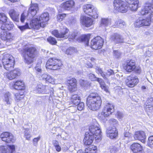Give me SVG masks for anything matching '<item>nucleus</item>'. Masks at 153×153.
I'll list each match as a JSON object with an SVG mask.
<instances>
[{"mask_svg": "<svg viewBox=\"0 0 153 153\" xmlns=\"http://www.w3.org/2000/svg\"><path fill=\"white\" fill-rule=\"evenodd\" d=\"M48 14L44 13L37 18H33L30 23L31 27L34 29L38 30L40 27H44L49 20Z\"/></svg>", "mask_w": 153, "mask_h": 153, "instance_id": "nucleus-1", "label": "nucleus"}, {"mask_svg": "<svg viewBox=\"0 0 153 153\" xmlns=\"http://www.w3.org/2000/svg\"><path fill=\"white\" fill-rule=\"evenodd\" d=\"M37 53V51L35 47H27L24 48L22 55L25 62L27 64L32 63Z\"/></svg>", "mask_w": 153, "mask_h": 153, "instance_id": "nucleus-2", "label": "nucleus"}, {"mask_svg": "<svg viewBox=\"0 0 153 153\" xmlns=\"http://www.w3.org/2000/svg\"><path fill=\"white\" fill-rule=\"evenodd\" d=\"M114 111V107L112 104L109 103L105 104L102 111L98 114L99 119L104 121L106 120V117Z\"/></svg>", "mask_w": 153, "mask_h": 153, "instance_id": "nucleus-3", "label": "nucleus"}, {"mask_svg": "<svg viewBox=\"0 0 153 153\" xmlns=\"http://www.w3.org/2000/svg\"><path fill=\"white\" fill-rule=\"evenodd\" d=\"M2 62L4 68L7 70H9L13 68L15 60L12 55L7 54L4 55Z\"/></svg>", "mask_w": 153, "mask_h": 153, "instance_id": "nucleus-4", "label": "nucleus"}, {"mask_svg": "<svg viewBox=\"0 0 153 153\" xmlns=\"http://www.w3.org/2000/svg\"><path fill=\"white\" fill-rule=\"evenodd\" d=\"M83 10L85 14L92 16L94 19L97 18L99 12L97 8L90 4L84 5L83 7Z\"/></svg>", "mask_w": 153, "mask_h": 153, "instance_id": "nucleus-5", "label": "nucleus"}, {"mask_svg": "<svg viewBox=\"0 0 153 153\" xmlns=\"http://www.w3.org/2000/svg\"><path fill=\"white\" fill-rule=\"evenodd\" d=\"M89 132H88L92 136L95 137L96 140H100L101 139V131L99 127V124L95 123L91 125L89 128Z\"/></svg>", "mask_w": 153, "mask_h": 153, "instance_id": "nucleus-6", "label": "nucleus"}, {"mask_svg": "<svg viewBox=\"0 0 153 153\" xmlns=\"http://www.w3.org/2000/svg\"><path fill=\"white\" fill-rule=\"evenodd\" d=\"M62 64L59 60L55 58H50L47 61L46 65V68L53 70L60 69Z\"/></svg>", "mask_w": 153, "mask_h": 153, "instance_id": "nucleus-7", "label": "nucleus"}, {"mask_svg": "<svg viewBox=\"0 0 153 153\" xmlns=\"http://www.w3.org/2000/svg\"><path fill=\"white\" fill-rule=\"evenodd\" d=\"M123 66L124 69L128 72H131L134 70L137 73L140 74L141 72V69L139 68H137L136 69L135 62L131 59L127 60L123 65Z\"/></svg>", "mask_w": 153, "mask_h": 153, "instance_id": "nucleus-8", "label": "nucleus"}, {"mask_svg": "<svg viewBox=\"0 0 153 153\" xmlns=\"http://www.w3.org/2000/svg\"><path fill=\"white\" fill-rule=\"evenodd\" d=\"M114 9L118 12L125 13L128 10L126 4L121 0H115L114 2Z\"/></svg>", "mask_w": 153, "mask_h": 153, "instance_id": "nucleus-9", "label": "nucleus"}, {"mask_svg": "<svg viewBox=\"0 0 153 153\" xmlns=\"http://www.w3.org/2000/svg\"><path fill=\"white\" fill-rule=\"evenodd\" d=\"M66 79V83L69 91L71 93L76 91L77 90V81L76 79L72 77H67Z\"/></svg>", "mask_w": 153, "mask_h": 153, "instance_id": "nucleus-10", "label": "nucleus"}, {"mask_svg": "<svg viewBox=\"0 0 153 153\" xmlns=\"http://www.w3.org/2000/svg\"><path fill=\"white\" fill-rule=\"evenodd\" d=\"M69 32V29L63 26L61 28L60 33L57 30H54L52 32V34L57 38H64L67 39Z\"/></svg>", "mask_w": 153, "mask_h": 153, "instance_id": "nucleus-11", "label": "nucleus"}, {"mask_svg": "<svg viewBox=\"0 0 153 153\" xmlns=\"http://www.w3.org/2000/svg\"><path fill=\"white\" fill-rule=\"evenodd\" d=\"M103 44V40L100 36H97L91 40L90 46L92 48L95 50L100 49Z\"/></svg>", "mask_w": 153, "mask_h": 153, "instance_id": "nucleus-12", "label": "nucleus"}, {"mask_svg": "<svg viewBox=\"0 0 153 153\" xmlns=\"http://www.w3.org/2000/svg\"><path fill=\"white\" fill-rule=\"evenodd\" d=\"M152 21V16L150 17L147 15L146 19H137L134 23V26L136 27H140L144 26H148L150 25L151 21Z\"/></svg>", "mask_w": 153, "mask_h": 153, "instance_id": "nucleus-13", "label": "nucleus"}, {"mask_svg": "<svg viewBox=\"0 0 153 153\" xmlns=\"http://www.w3.org/2000/svg\"><path fill=\"white\" fill-rule=\"evenodd\" d=\"M87 102L91 103L92 102L102 103L100 97L96 93L90 94L87 99Z\"/></svg>", "mask_w": 153, "mask_h": 153, "instance_id": "nucleus-14", "label": "nucleus"}, {"mask_svg": "<svg viewBox=\"0 0 153 153\" xmlns=\"http://www.w3.org/2000/svg\"><path fill=\"white\" fill-rule=\"evenodd\" d=\"M126 85L129 87H133L139 82V79L136 76L130 75L127 77L125 81Z\"/></svg>", "mask_w": 153, "mask_h": 153, "instance_id": "nucleus-15", "label": "nucleus"}, {"mask_svg": "<svg viewBox=\"0 0 153 153\" xmlns=\"http://www.w3.org/2000/svg\"><path fill=\"white\" fill-rule=\"evenodd\" d=\"M0 38L2 40L6 41V45H9V44L7 43L13 40V36L11 33L4 30H2L1 32Z\"/></svg>", "mask_w": 153, "mask_h": 153, "instance_id": "nucleus-16", "label": "nucleus"}, {"mask_svg": "<svg viewBox=\"0 0 153 153\" xmlns=\"http://www.w3.org/2000/svg\"><path fill=\"white\" fill-rule=\"evenodd\" d=\"M107 135L110 138H115L117 135L118 132L115 126L108 127L106 131Z\"/></svg>", "mask_w": 153, "mask_h": 153, "instance_id": "nucleus-17", "label": "nucleus"}, {"mask_svg": "<svg viewBox=\"0 0 153 153\" xmlns=\"http://www.w3.org/2000/svg\"><path fill=\"white\" fill-rule=\"evenodd\" d=\"M126 1L128 5V7L132 11H136L139 7L138 0H126Z\"/></svg>", "mask_w": 153, "mask_h": 153, "instance_id": "nucleus-18", "label": "nucleus"}, {"mask_svg": "<svg viewBox=\"0 0 153 153\" xmlns=\"http://www.w3.org/2000/svg\"><path fill=\"white\" fill-rule=\"evenodd\" d=\"M133 137L135 140H140L143 143H145L146 136L144 132L143 131H136Z\"/></svg>", "mask_w": 153, "mask_h": 153, "instance_id": "nucleus-19", "label": "nucleus"}, {"mask_svg": "<svg viewBox=\"0 0 153 153\" xmlns=\"http://www.w3.org/2000/svg\"><path fill=\"white\" fill-rule=\"evenodd\" d=\"M0 137L2 140L7 143L13 142L14 137L13 134L8 132H4L2 133L0 135Z\"/></svg>", "mask_w": 153, "mask_h": 153, "instance_id": "nucleus-20", "label": "nucleus"}, {"mask_svg": "<svg viewBox=\"0 0 153 153\" xmlns=\"http://www.w3.org/2000/svg\"><path fill=\"white\" fill-rule=\"evenodd\" d=\"M81 22L86 27H89L93 24V20L91 18L82 16L80 18Z\"/></svg>", "mask_w": 153, "mask_h": 153, "instance_id": "nucleus-21", "label": "nucleus"}, {"mask_svg": "<svg viewBox=\"0 0 153 153\" xmlns=\"http://www.w3.org/2000/svg\"><path fill=\"white\" fill-rule=\"evenodd\" d=\"M39 8L38 5L36 3L32 4L28 11V16H30L32 18H35L34 17L36 14Z\"/></svg>", "mask_w": 153, "mask_h": 153, "instance_id": "nucleus-22", "label": "nucleus"}, {"mask_svg": "<svg viewBox=\"0 0 153 153\" xmlns=\"http://www.w3.org/2000/svg\"><path fill=\"white\" fill-rule=\"evenodd\" d=\"M20 74L19 69L16 68L6 74V76L9 79L12 80L16 78L17 76H20Z\"/></svg>", "mask_w": 153, "mask_h": 153, "instance_id": "nucleus-23", "label": "nucleus"}, {"mask_svg": "<svg viewBox=\"0 0 153 153\" xmlns=\"http://www.w3.org/2000/svg\"><path fill=\"white\" fill-rule=\"evenodd\" d=\"M48 87L46 85H43L42 83L37 85L36 87V91L37 93L43 94H47Z\"/></svg>", "mask_w": 153, "mask_h": 153, "instance_id": "nucleus-24", "label": "nucleus"}, {"mask_svg": "<svg viewBox=\"0 0 153 153\" xmlns=\"http://www.w3.org/2000/svg\"><path fill=\"white\" fill-rule=\"evenodd\" d=\"M15 147L14 145H10L7 146H0V153H13L15 151Z\"/></svg>", "mask_w": 153, "mask_h": 153, "instance_id": "nucleus-25", "label": "nucleus"}, {"mask_svg": "<svg viewBox=\"0 0 153 153\" xmlns=\"http://www.w3.org/2000/svg\"><path fill=\"white\" fill-rule=\"evenodd\" d=\"M110 39L114 43H123L124 42L122 37L117 33H114L111 36Z\"/></svg>", "mask_w": 153, "mask_h": 153, "instance_id": "nucleus-26", "label": "nucleus"}, {"mask_svg": "<svg viewBox=\"0 0 153 153\" xmlns=\"http://www.w3.org/2000/svg\"><path fill=\"white\" fill-rule=\"evenodd\" d=\"M74 4V2L73 0H70L62 3L61 6L62 8L65 10H71Z\"/></svg>", "mask_w": 153, "mask_h": 153, "instance_id": "nucleus-27", "label": "nucleus"}, {"mask_svg": "<svg viewBox=\"0 0 153 153\" xmlns=\"http://www.w3.org/2000/svg\"><path fill=\"white\" fill-rule=\"evenodd\" d=\"M131 148L134 153H142L143 148L141 145L137 143H134L131 146Z\"/></svg>", "mask_w": 153, "mask_h": 153, "instance_id": "nucleus-28", "label": "nucleus"}, {"mask_svg": "<svg viewBox=\"0 0 153 153\" xmlns=\"http://www.w3.org/2000/svg\"><path fill=\"white\" fill-rule=\"evenodd\" d=\"M95 138L93 136H92L87 132L85 133V137L83 139V142L85 145H89L91 144Z\"/></svg>", "mask_w": 153, "mask_h": 153, "instance_id": "nucleus-29", "label": "nucleus"}, {"mask_svg": "<svg viewBox=\"0 0 153 153\" xmlns=\"http://www.w3.org/2000/svg\"><path fill=\"white\" fill-rule=\"evenodd\" d=\"M13 87L15 89L18 90H24L25 88V85L24 82L21 80H18L15 82L12 85Z\"/></svg>", "mask_w": 153, "mask_h": 153, "instance_id": "nucleus-30", "label": "nucleus"}, {"mask_svg": "<svg viewBox=\"0 0 153 153\" xmlns=\"http://www.w3.org/2000/svg\"><path fill=\"white\" fill-rule=\"evenodd\" d=\"M9 14L13 21L17 22L19 21V14L18 12L14 9H11L9 11Z\"/></svg>", "mask_w": 153, "mask_h": 153, "instance_id": "nucleus-31", "label": "nucleus"}, {"mask_svg": "<svg viewBox=\"0 0 153 153\" xmlns=\"http://www.w3.org/2000/svg\"><path fill=\"white\" fill-rule=\"evenodd\" d=\"M43 80L46 82L53 83H54V79L47 73H44L41 76Z\"/></svg>", "mask_w": 153, "mask_h": 153, "instance_id": "nucleus-32", "label": "nucleus"}, {"mask_svg": "<svg viewBox=\"0 0 153 153\" xmlns=\"http://www.w3.org/2000/svg\"><path fill=\"white\" fill-rule=\"evenodd\" d=\"M101 103L92 102L91 103L87 102V104L89 109L93 111L98 110L101 106Z\"/></svg>", "mask_w": 153, "mask_h": 153, "instance_id": "nucleus-33", "label": "nucleus"}, {"mask_svg": "<svg viewBox=\"0 0 153 153\" xmlns=\"http://www.w3.org/2000/svg\"><path fill=\"white\" fill-rule=\"evenodd\" d=\"M126 25L125 22L121 19H117L115 20V23L113 26L114 27L124 28Z\"/></svg>", "mask_w": 153, "mask_h": 153, "instance_id": "nucleus-34", "label": "nucleus"}, {"mask_svg": "<svg viewBox=\"0 0 153 153\" xmlns=\"http://www.w3.org/2000/svg\"><path fill=\"white\" fill-rule=\"evenodd\" d=\"M90 36L91 34H90L83 35L79 38V40H80V42H84L85 44L88 46L89 45L88 42L90 38Z\"/></svg>", "mask_w": 153, "mask_h": 153, "instance_id": "nucleus-35", "label": "nucleus"}, {"mask_svg": "<svg viewBox=\"0 0 153 153\" xmlns=\"http://www.w3.org/2000/svg\"><path fill=\"white\" fill-rule=\"evenodd\" d=\"M14 26V25L12 22H9L5 24H3L1 27V29L7 31V30H10L12 29Z\"/></svg>", "mask_w": 153, "mask_h": 153, "instance_id": "nucleus-36", "label": "nucleus"}, {"mask_svg": "<svg viewBox=\"0 0 153 153\" xmlns=\"http://www.w3.org/2000/svg\"><path fill=\"white\" fill-rule=\"evenodd\" d=\"M5 104L10 105L12 101V97L10 94L9 92L6 93L4 95V99Z\"/></svg>", "mask_w": 153, "mask_h": 153, "instance_id": "nucleus-37", "label": "nucleus"}, {"mask_svg": "<svg viewBox=\"0 0 153 153\" xmlns=\"http://www.w3.org/2000/svg\"><path fill=\"white\" fill-rule=\"evenodd\" d=\"M71 100V101L73 104L76 105V104H78L80 102V97L77 94L72 95Z\"/></svg>", "mask_w": 153, "mask_h": 153, "instance_id": "nucleus-38", "label": "nucleus"}, {"mask_svg": "<svg viewBox=\"0 0 153 153\" xmlns=\"http://www.w3.org/2000/svg\"><path fill=\"white\" fill-rule=\"evenodd\" d=\"M111 24V19L108 18H102L100 21V26L106 27Z\"/></svg>", "mask_w": 153, "mask_h": 153, "instance_id": "nucleus-39", "label": "nucleus"}, {"mask_svg": "<svg viewBox=\"0 0 153 153\" xmlns=\"http://www.w3.org/2000/svg\"><path fill=\"white\" fill-rule=\"evenodd\" d=\"M97 147L94 145H91L86 148L85 150V153H96Z\"/></svg>", "mask_w": 153, "mask_h": 153, "instance_id": "nucleus-40", "label": "nucleus"}, {"mask_svg": "<svg viewBox=\"0 0 153 153\" xmlns=\"http://www.w3.org/2000/svg\"><path fill=\"white\" fill-rule=\"evenodd\" d=\"M153 107V97H151L148 99L146 103V108L147 110L149 108H152Z\"/></svg>", "mask_w": 153, "mask_h": 153, "instance_id": "nucleus-41", "label": "nucleus"}, {"mask_svg": "<svg viewBox=\"0 0 153 153\" xmlns=\"http://www.w3.org/2000/svg\"><path fill=\"white\" fill-rule=\"evenodd\" d=\"M96 72L98 74H100L104 79H106V76L102 69L100 67L96 66L95 68Z\"/></svg>", "mask_w": 153, "mask_h": 153, "instance_id": "nucleus-42", "label": "nucleus"}, {"mask_svg": "<svg viewBox=\"0 0 153 153\" xmlns=\"http://www.w3.org/2000/svg\"><path fill=\"white\" fill-rule=\"evenodd\" d=\"M28 13L26 12H24L22 14L20 18V21L22 22H24L26 19H28L32 18L30 16H28Z\"/></svg>", "mask_w": 153, "mask_h": 153, "instance_id": "nucleus-43", "label": "nucleus"}, {"mask_svg": "<svg viewBox=\"0 0 153 153\" xmlns=\"http://www.w3.org/2000/svg\"><path fill=\"white\" fill-rule=\"evenodd\" d=\"M77 51V50L74 47H70L66 51V53L68 55H72Z\"/></svg>", "mask_w": 153, "mask_h": 153, "instance_id": "nucleus-44", "label": "nucleus"}, {"mask_svg": "<svg viewBox=\"0 0 153 153\" xmlns=\"http://www.w3.org/2000/svg\"><path fill=\"white\" fill-rule=\"evenodd\" d=\"M52 143L57 152H59L61 151V148L59 146V142L58 141L56 140H53Z\"/></svg>", "mask_w": 153, "mask_h": 153, "instance_id": "nucleus-45", "label": "nucleus"}, {"mask_svg": "<svg viewBox=\"0 0 153 153\" xmlns=\"http://www.w3.org/2000/svg\"><path fill=\"white\" fill-rule=\"evenodd\" d=\"M7 20V17L4 13H0V23L6 22Z\"/></svg>", "mask_w": 153, "mask_h": 153, "instance_id": "nucleus-46", "label": "nucleus"}, {"mask_svg": "<svg viewBox=\"0 0 153 153\" xmlns=\"http://www.w3.org/2000/svg\"><path fill=\"white\" fill-rule=\"evenodd\" d=\"M47 41L52 45H56L57 43V41L56 39L53 37L50 36L47 39Z\"/></svg>", "mask_w": 153, "mask_h": 153, "instance_id": "nucleus-47", "label": "nucleus"}, {"mask_svg": "<svg viewBox=\"0 0 153 153\" xmlns=\"http://www.w3.org/2000/svg\"><path fill=\"white\" fill-rule=\"evenodd\" d=\"M76 33L75 32H72L68 36L67 38H68L69 41H71L73 40L76 37Z\"/></svg>", "mask_w": 153, "mask_h": 153, "instance_id": "nucleus-48", "label": "nucleus"}, {"mask_svg": "<svg viewBox=\"0 0 153 153\" xmlns=\"http://www.w3.org/2000/svg\"><path fill=\"white\" fill-rule=\"evenodd\" d=\"M15 100H21L24 97L23 93H22L21 94L20 93H17L15 94Z\"/></svg>", "mask_w": 153, "mask_h": 153, "instance_id": "nucleus-49", "label": "nucleus"}, {"mask_svg": "<svg viewBox=\"0 0 153 153\" xmlns=\"http://www.w3.org/2000/svg\"><path fill=\"white\" fill-rule=\"evenodd\" d=\"M80 83L81 85L84 87H87L90 84V83L87 81L82 79L80 81Z\"/></svg>", "mask_w": 153, "mask_h": 153, "instance_id": "nucleus-50", "label": "nucleus"}, {"mask_svg": "<svg viewBox=\"0 0 153 153\" xmlns=\"http://www.w3.org/2000/svg\"><path fill=\"white\" fill-rule=\"evenodd\" d=\"M66 16L65 14H59L57 15V19L58 21L61 22Z\"/></svg>", "mask_w": 153, "mask_h": 153, "instance_id": "nucleus-51", "label": "nucleus"}, {"mask_svg": "<svg viewBox=\"0 0 153 153\" xmlns=\"http://www.w3.org/2000/svg\"><path fill=\"white\" fill-rule=\"evenodd\" d=\"M121 55V53L118 50H115L113 51L114 56L116 58L118 59L120 58Z\"/></svg>", "mask_w": 153, "mask_h": 153, "instance_id": "nucleus-52", "label": "nucleus"}, {"mask_svg": "<svg viewBox=\"0 0 153 153\" xmlns=\"http://www.w3.org/2000/svg\"><path fill=\"white\" fill-rule=\"evenodd\" d=\"M148 145L151 148H153V136H150L148 139Z\"/></svg>", "mask_w": 153, "mask_h": 153, "instance_id": "nucleus-53", "label": "nucleus"}, {"mask_svg": "<svg viewBox=\"0 0 153 153\" xmlns=\"http://www.w3.org/2000/svg\"><path fill=\"white\" fill-rule=\"evenodd\" d=\"M18 27L22 31H24L29 28L28 23H26L25 25L22 26H18Z\"/></svg>", "mask_w": 153, "mask_h": 153, "instance_id": "nucleus-54", "label": "nucleus"}, {"mask_svg": "<svg viewBox=\"0 0 153 153\" xmlns=\"http://www.w3.org/2000/svg\"><path fill=\"white\" fill-rule=\"evenodd\" d=\"M88 77L89 79L91 81H96L97 77L95 76L94 74L92 73H90L88 75Z\"/></svg>", "mask_w": 153, "mask_h": 153, "instance_id": "nucleus-55", "label": "nucleus"}, {"mask_svg": "<svg viewBox=\"0 0 153 153\" xmlns=\"http://www.w3.org/2000/svg\"><path fill=\"white\" fill-rule=\"evenodd\" d=\"M77 106V109L79 111H82L84 107V105L83 102H79L78 104H76Z\"/></svg>", "mask_w": 153, "mask_h": 153, "instance_id": "nucleus-56", "label": "nucleus"}, {"mask_svg": "<svg viewBox=\"0 0 153 153\" xmlns=\"http://www.w3.org/2000/svg\"><path fill=\"white\" fill-rule=\"evenodd\" d=\"M110 123L113 125L115 127L117 125V121L114 119H112L110 120Z\"/></svg>", "mask_w": 153, "mask_h": 153, "instance_id": "nucleus-57", "label": "nucleus"}, {"mask_svg": "<svg viewBox=\"0 0 153 153\" xmlns=\"http://www.w3.org/2000/svg\"><path fill=\"white\" fill-rule=\"evenodd\" d=\"M119 150V149L116 147H114L110 149V153H116Z\"/></svg>", "mask_w": 153, "mask_h": 153, "instance_id": "nucleus-58", "label": "nucleus"}, {"mask_svg": "<svg viewBox=\"0 0 153 153\" xmlns=\"http://www.w3.org/2000/svg\"><path fill=\"white\" fill-rule=\"evenodd\" d=\"M40 137L39 136L35 138L33 140V144L35 146H36L37 145L38 142L40 140Z\"/></svg>", "mask_w": 153, "mask_h": 153, "instance_id": "nucleus-59", "label": "nucleus"}, {"mask_svg": "<svg viewBox=\"0 0 153 153\" xmlns=\"http://www.w3.org/2000/svg\"><path fill=\"white\" fill-rule=\"evenodd\" d=\"M100 87L102 90H103L106 92L108 91V87L104 83L103 84H101Z\"/></svg>", "mask_w": 153, "mask_h": 153, "instance_id": "nucleus-60", "label": "nucleus"}, {"mask_svg": "<svg viewBox=\"0 0 153 153\" xmlns=\"http://www.w3.org/2000/svg\"><path fill=\"white\" fill-rule=\"evenodd\" d=\"M107 76H110L114 74V72L111 69H108L106 73Z\"/></svg>", "mask_w": 153, "mask_h": 153, "instance_id": "nucleus-61", "label": "nucleus"}, {"mask_svg": "<svg viewBox=\"0 0 153 153\" xmlns=\"http://www.w3.org/2000/svg\"><path fill=\"white\" fill-rule=\"evenodd\" d=\"M96 79V81L98 82L100 84V85H101V84H104L103 80L101 78L97 77V79Z\"/></svg>", "mask_w": 153, "mask_h": 153, "instance_id": "nucleus-62", "label": "nucleus"}, {"mask_svg": "<svg viewBox=\"0 0 153 153\" xmlns=\"http://www.w3.org/2000/svg\"><path fill=\"white\" fill-rule=\"evenodd\" d=\"M35 70L36 71H37L38 72L41 73L42 71V69L41 68V67L40 66H36L35 67Z\"/></svg>", "mask_w": 153, "mask_h": 153, "instance_id": "nucleus-63", "label": "nucleus"}, {"mask_svg": "<svg viewBox=\"0 0 153 153\" xmlns=\"http://www.w3.org/2000/svg\"><path fill=\"white\" fill-rule=\"evenodd\" d=\"M25 136L26 139L28 140L30 137V134L27 132L25 133Z\"/></svg>", "mask_w": 153, "mask_h": 153, "instance_id": "nucleus-64", "label": "nucleus"}]
</instances>
